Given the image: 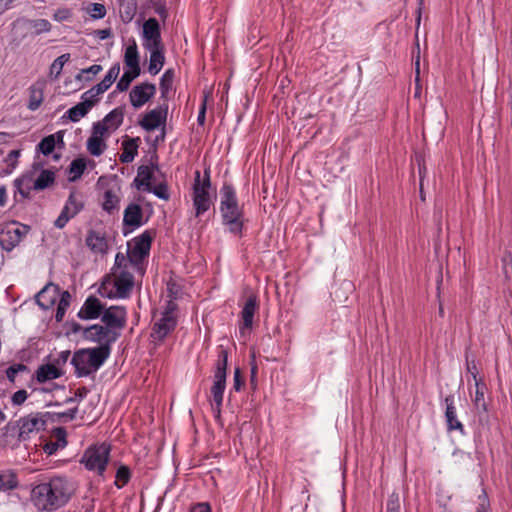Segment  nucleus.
I'll return each mask as SVG.
<instances>
[{"label": "nucleus", "mask_w": 512, "mask_h": 512, "mask_svg": "<svg viewBox=\"0 0 512 512\" xmlns=\"http://www.w3.org/2000/svg\"><path fill=\"white\" fill-rule=\"evenodd\" d=\"M28 23L29 27L34 29L36 35L50 32L52 28L51 23L46 19L29 20Z\"/></svg>", "instance_id": "37998d69"}, {"label": "nucleus", "mask_w": 512, "mask_h": 512, "mask_svg": "<svg viewBox=\"0 0 512 512\" xmlns=\"http://www.w3.org/2000/svg\"><path fill=\"white\" fill-rule=\"evenodd\" d=\"M120 73V65L119 63L114 64L110 67L104 78L101 80L107 87H111V85L114 83V81L117 79L118 75Z\"/></svg>", "instance_id": "8fccbe9b"}, {"label": "nucleus", "mask_w": 512, "mask_h": 512, "mask_svg": "<svg viewBox=\"0 0 512 512\" xmlns=\"http://www.w3.org/2000/svg\"><path fill=\"white\" fill-rule=\"evenodd\" d=\"M445 406L444 416L448 431H458L461 435H465L466 431L462 422L457 418V409L455 405V397L453 394L447 395L443 399Z\"/></svg>", "instance_id": "f3484780"}, {"label": "nucleus", "mask_w": 512, "mask_h": 512, "mask_svg": "<svg viewBox=\"0 0 512 512\" xmlns=\"http://www.w3.org/2000/svg\"><path fill=\"white\" fill-rule=\"evenodd\" d=\"M105 306L95 296H89L78 312V317L83 320H93L101 317Z\"/></svg>", "instance_id": "4be33fe9"}, {"label": "nucleus", "mask_w": 512, "mask_h": 512, "mask_svg": "<svg viewBox=\"0 0 512 512\" xmlns=\"http://www.w3.org/2000/svg\"><path fill=\"white\" fill-rule=\"evenodd\" d=\"M159 171L158 157H151L148 165H140L137 169V176L133 180L134 186L138 190L150 189L155 172Z\"/></svg>", "instance_id": "4468645a"}, {"label": "nucleus", "mask_w": 512, "mask_h": 512, "mask_svg": "<svg viewBox=\"0 0 512 512\" xmlns=\"http://www.w3.org/2000/svg\"><path fill=\"white\" fill-rule=\"evenodd\" d=\"M82 101H88L92 103V107L99 101V96L93 93V90L90 88L85 91L81 96Z\"/></svg>", "instance_id": "0e129e2a"}, {"label": "nucleus", "mask_w": 512, "mask_h": 512, "mask_svg": "<svg viewBox=\"0 0 512 512\" xmlns=\"http://www.w3.org/2000/svg\"><path fill=\"white\" fill-rule=\"evenodd\" d=\"M206 120V100L203 101L201 107L199 108L197 123L199 125H204Z\"/></svg>", "instance_id": "774afa93"}, {"label": "nucleus", "mask_w": 512, "mask_h": 512, "mask_svg": "<svg viewBox=\"0 0 512 512\" xmlns=\"http://www.w3.org/2000/svg\"><path fill=\"white\" fill-rule=\"evenodd\" d=\"M168 114V104L163 103L147 112L139 121V125L146 131H153L158 127H165Z\"/></svg>", "instance_id": "ddd939ff"}, {"label": "nucleus", "mask_w": 512, "mask_h": 512, "mask_svg": "<svg viewBox=\"0 0 512 512\" xmlns=\"http://www.w3.org/2000/svg\"><path fill=\"white\" fill-rule=\"evenodd\" d=\"M220 195L219 211L222 224L227 232L241 238L246 220L243 206L238 202L234 186L225 182L221 187Z\"/></svg>", "instance_id": "f03ea898"}, {"label": "nucleus", "mask_w": 512, "mask_h": 512, "mask_svg": "<svg viewBox=\"0 0 512 512\" xmlns=\"http://www.w3.org/2000/svg\"><path fill=\"white\" fill-rule=\"evenodd\" d=\"M190 512H212L208 502H199L191 507Z\"/></svg>", "instance_id": "338daca9"}, {"label": "nucleus", "mask_w": 512, "mask_h": 512, "mask_svg": "<svg viewBox=\"0 0 512 512\" xmlns=\"http://www.w3.org/2000/svg\"><path fill=\"white\" fill-rule=\"evenodd\" d=\"M475 512H490V501L485 490L478 496V505Z\"/></svg>", "instance_id": "864d4df0"}, {"label": "nucleus", "mask_w": 512, "mask_h": 512, "mask_svg": "<svg viewBox=\"0 0 512 512\" xmlns=\"http://www.w3.org/2000/svg\"><path fill=\"white\" fill-rule=\"evenodd\" d=\"M175 78V72L172 68L167 69L160 78L159 88L161 96L165 102L169 98V93L172 90L173 82Z\"/></svg>", "instance_id": "2f4dec72"}, {"label": "nucleus", "mask_w": 512, "mask_h": 512, "mask_svg": "<svg viewBox=\"0 0 512 512\" xmlns=\"http://www.w3.org/2000/svg\"><path fill=\"white\" fill-rule=\"evenodd\" d=\"M141 73V70L128 69L125 70L121 78L118 80L116 84V89L120 92L126 91L131 82L137 78Z\"/></svg>", "instance_id": "58836bf2"}, {"label": "nucleus", "mask_w": 512, "mask_h": 512, "mask_svg": "<svg viewBox=\"0 0 512 512\" xmlns=\"http://www.w3.org/2000/svg\"><path fill=\"white\" fill-rule=\"evenodd\" d=\"M140 139L129 138L122 143V153L119 156V160L122 163H131L138 154Z\"/></svg>", "instance_id": "cd10ccee"}, {"label": "nucleus", "mask_w": 512, "mask_h": 512, "mask_svg": "<svg viewBox=\"0 0 512 512\" xmlns=\"http://www.w3.org/2000/svg\"><path fill=\"white\" fill-rule=\"evenodd\" d=\"M474 386H475V396L473 398L474 407L479 414L487 413L488 405L484 398L485 392L487 390V386L483 380H477L476 383H474Z\"/></svg>", "instance_id": "c85d7f7f"}, {"label": "nucleus", "mask_w": 512, "mask_h": 512, "mask_svg": "<svg viewBox=\"0 0 512 512\" xmlns=\"http://www.w3.org/2000/svg\"><path fill=\"white\" fill-rule=\"evenodd\" d=\"M102 70V66L98 64H94L88 68L82 69L81 72L77 75V79H80L82 75L84 74H91L92 76H95Z\"/></svg>", "instance_id": "e2e57ef3"}, {"label": "nucleus", "mask_w": 512, "mask_h": 512, "mask_svg": "<svg viewBox=\"0 0 512 512\" xmlns=\"http://www.w3.org/2000/svg\"><path fill=\"white\" fill-rule=\"evenodd\" d=\"M142 217L143 211L141 206L131 203L124 210L123 224L124 226L132 227V229L138 228L144 224Z\"/></svg>", "instance_id": "b1692460"}, {"label": "nucleus", "mask_w": 512, "mask_h": 512, "mask_svg": "<svg viewBox=\"0 0 512 512\" xmlns=\"http://www.w3.org/2000/svg\"><path fill=\"white\" fill-rule=\"evenodd\" d=\"M177 317L168 313H161V317L152 327L151 337L163 341L177 326Z\"/></svg>", "instance_id": "6ab92c4d"}, {"label": "nucleus", "mask_w": 512, "mask_h": 512, "mask_svg": "<svg viewBox=\"0 0 512 512\" xmlns=\"http://www.w3.org/2000/svg\"><path fill=\"white\" fill-rule=\"evenodd\" d=\"M60 293L61 291L58 285L52 282L47 283L36 294V302L41 309L48 310L55 305Z\"/></svg>", "instance_id": "aec40b11"}, {"label": "nucleus", "mask_w": 512, "mask_h": 512, "mask_svg": "<svg viewBox=\"0 0 512 512\" xmlns=\"http://www.w3.org/2000/svg\"><path fill=\"white\" fill-rule=\"evenodd\" d=\"M29 231L30 227L28 225L16 221L5 224L0 230V246L3 250L12 251Z\"/></svg>", "instance_id": "6e6552de"}, {"label": "nucleus", "mask_w": 512, "mask_h": 512, "mask_svg": "<svg viewBox=\"0 0 512 512\" xmlns=\"http://www.w3.org/2000/svg\"><path fill=\"white\" fill-rule=\"evenodd\" d=\"M70 54H62L59 57H57L53 63L50 66V74L55 75V78H57L63 69V66L69 61Z\"/></svg>", "instance_id": "a18cd8bd"}, {"label": "nucleus", "mask_w": 512, "mask_h": 512, "mask_svg": "<svg viewBox=\"0 0 512 512\" xmlns=\"http://www.w3.org/2000/svg\"><path fill=\"white\" fill-rule=\"evenodd\" d=\"M19 156L20 150H11L8 153L5 161L8 163L9 166H12V168L14 169L16 167L17 159Z\"/></svg>", "instance_id": "69168bd1"}, {"label": "nucleus", "mask_w": 512, "mask_h": 512, "mask_svg": "<svg viewBox=\"0 0 512 512\" xmlns=\"http://www.w3.org/2000/svg\"><path fill=\"white\" fill-rule=\"evenodd\" d=\"M82 336L85 340L97 343L96 348H102L107 351V355L110 356L112 345L118 340V334L112 332L111 329L105 325L94 324L83 329Z\"/></svg>", "instance_id": "423d86ee"}, {"label": "nucleus", "mask_w": 512, "mask_h": 512, "mask_svg": "<svg viewBox=\"0 0 512 512\" xmlns=\"http://www.w3.org/2000/svg\"><path fill=\"white\" fill-rule=\"evenodd\" d=\"M55 182V173L51 170L44 169L40 172L38 177L34 182V191H42L50 186H52Z\"/></svg>", "instance_id": "f704fd0d"}, {"label": "nucleus", "mask_w": 512, "mask_h": 512, "mask_svg": "<svg viewBox=\"0 0 512 512\" xmlns=\"http://www.w3.org/2000/svg\"><path fill=\"white\" fill-rule=\"evenodd\" d=\"M144 49L150 52L148 72L154 76L162 70L165 64L164 46Z\"/></svg>", "instance_id": "393cba45"}, {"label": "nucleus", "mask_w": 512, "mask_h": 512, "mask_svg": "<svg viewBox=\"0 0 512 512\" xmlns=\"http://www.w3.org/2000/svg\"><path fill=\"white\" fill-rule=\"evenodd\" d=\"M124 63L129 69L141 70L139 63V52L135 40H132V42L125 49Z\"/></svg>", "instance_id": "7c9ffc66"}, {"label": "nucleus", "mask_w": 512, "mask_h": 512, "mask_svg": "<svg viewBox=\"0 0 512 512\" xmlns=\"http://www.w3.org/2000/svg\"><path fill=\"white\" fill-rule=\"evenodd\" d=\"M111 447L106 443L90 445L83 452L80 464L90 472L104 479L109 460Z\"/></svg>", "instance_id": "20e7f679"}, {"label": "nucleus", "mask_w": 512, "mask_h": 512, "mask_svg": "<svg viewBox=\"0 0 512 512\" xmlns=\"http://www.w3.org/2000/svg\"><path fill=\"white\" fill-rule=\"evenodd\" d=\"M19 486V479L17 474L11 470L6 469L0 471V492H10Z\"/></svg>", "instance_id": "c756f323"}, {"label": "nucleus", "mask_w": 512, "mask_h": 512, "mask_svg": "<svg viewBox=\"0 0 512 512\" xmlns=\"http://www.w3.org/2000/svg\"><path fill=\"white\" fill-rule=\"evenodd\" d=\"M154 236L153 230H145L132 239V244H128V255L132 264L137 265L148 257Z\"/></svg>", "instance_id": "1a4fd4ad"}, {"label": "nucleus", "mask_w": 512, "mask_h": 512, "mask_svg": "<svg viewBox=\"0 0 512 512\" xmlns=\"http://www.w3.org/2000/svg\"><path fill=\"white\" fill-rule=\"evenodd\" d=\"M129 264H132L129 259V255L125 256L123 253L118 252L115 255V261L112 270H114V273H118L121 270H128Z\"/></svg>", "instance_id": "49530a36"}, {"label": "nucleus", "mask_w": 512, "mask_h": 512, "mask_svg": "<svg viewBox=\"0 0 512 512\" xmlns=\"http://www.w3.org/2000/svg\"><path fill=\"white\" fill-rule=\"evenodd\" d=\"M102 120L108 125L111 131H115L123 123L124 109L122 107H117L110 111Z\"/></svg>", "instance_id": "c9c22d12"}, {"label": "nucleus", "mask_w": 512, "mask_h": 512, "mask_svg": "<svg viewBox=\"0 0 512 512\" xmlns=\"http://www.w3.org/2000/svg\"><path fill=\"white\" fill-rule=\"evenodd\" d=\"M71 17V11L68 8H59L53 14V19L57 22H63Z\"/></svg>", "instance_id": "bf43d9fd"}, {"label": "nucleus", "mask_w": 512, "mask_h": 512, "mask_svg": "<svg viewBox=\"0 0 512 512\" xmlns=\"http://www.w3.org/2000/svg\"><path fill=\"white\" fill-rule=\"evenodd\" d=\"M201 189L205 192H209L211 188V179L201 178V173L199 170H196L194 173V182L192 185V189Z\"/></svg>", "instance_id": "09e8293b"}, {"label": "nucleus", "mask_w": 512, "mask_h": 512, "mask_svg": "<svg viewBox=\"0 0 512 512\" xmlns=\"http://www.w3.org/2000/svg\"><path fill=\"white\" fill-rule=\"evenodd\" d=\"M192 203L195 209V216L200 217L207 212L212 204L210 192L201 189H192Z\"/></svg>", "instance_id": "5701e85b"}, {"label": "nucleus", "mask_w": 512, "mask_h": 512, "mask_svg": "<svg viewBox=\"0 0 512 512\" xmlns=\"http://www.w3.org/2000/svg\"><path fill=\"white\" fill-rule=\"evenodd\" d=\"M58 298H59V302H58L57 307L62 308L67 311V309L70 306V301H71V294L69 293V291H62Z\"/></svg>", "instance_id": "052dcab7"}, {"label": "nucleus", "mask_w": 512, "mask_h": 512, "mask_svg": "<svg viewBox=\"0 0 512 512\" xmlns=\"http://www.w3.org/2000/svg\"><path fill=\"white\" fill-rule=\"evenodd\" d=\"M62 376V372L54 364H44L37 368L35 379L38 383L58 379Z\"/></svg>", "instance_id": "bb28decb"}, {"label": "nucleus", "mask_w": 512, "mask_h": 512, "mask_svg": "<svg viewBox=\"0 0 512 512\" xmlns=\"http://www.w3.org/2000/svg\"><path fill=\"white\" fill-rule=\"evenodd\" d=\"M102 348H82L74 352L71 364L77 377H86L97 372L109 358Z\"/></svg>", "instance_id": "7ed1b4c3"}, {"label": "nucleus", "mask_w": 512, "mask_h": 512, "mask_svg": "<svg viewBox=\"0 0 512 512\" xmlns=\"http://www.w3.org/2000/svg\"><path fill=\"white\" fill-rule=\"evenodd\" d=\"M134 286V277L128 270L114 273L113 280L102 284V296L109 299H127Z\"/></svg>", "instance_id": "39448f33"}, {"label": "nucleus", "mask_w": 512, "mask_h": 512, "mask_svg": "<svg viewBox=\"0 0 512 512\" xmlns=\"http://www.w3.org/2000/svg\"><path fill=\"white\" fill-rule=\"evenodd\" d=\"M84 207L83 202L79 199L76 192L72 191L57 219L54 226L58 229L64 228L70 219L75 217Z\"/></svg>", "instance_id": "f8f14e48"}, {"label": "nucleus", "mask_w": 512, "mask_h": 512, "mask_svg": "<svg viewBox=\"0 0 512 512\" xmlns=\"http://www.w3.org/2000/svg\"><path fill=\"white\" fill-rule=\"evenodd\" d=\"M120 197L111 189L104 192L102 209L109 214L119 209Z\"/></svg>", "instance_id": "e433bc0d"}, {"label": "nucleus", "mask_w": 512, "mask_h": 512, "mask_svg": "<svg viewBox=\"0 0 512 512\" xmlns=\"http://www.w3.org/2000/svg\"><path fill=\"white\" fill-rule=\"evenodd\" d=\"M142 46L143 48L164 46L160 24L156 18H149L144 22L142 29Z\"/></svg>", "instance_id": "2eb2a0df"}, {"label": "nucleus", "mask_w": 512, "mask_h": 512, "mask_svg": "<svg viewBox=\"0 0 512 512\" xmlns=\"http://www.w3.org/2000/svg\"><path fill=\"white\" fill-rule=\"evenodd\" d=\"M244 386V380L241 375L240 368L234 369V375H233V390L236 392L241 391L242 387Z\"/></svg>", "instance_id": "13d9d810"}, {"label": "nucleus", "mask_w": 512, "mask_h": 512, "mask_svg": "<svg viewBox=\"0 0 512 512\" xmlns=\"http://www.w3.org/2000/svg\"><path fill=\"white\" fill-rule=\"evenodd\" d=\"M386 512H400V501L397 493H392L387 501Z\"/></svg>", "instance_id": "6e6d98bb"}, {"label": "nucleus", "mask_w": 512, "mask_h": 512, "mask_svg": "<svg viewBox=\"0 0 512 512\" xmlns=\"http://www.w3.org/2000/svg\"><path fill=\"white\" fill-rule=\"evenodd\" d=\"M44 425L45 421L40 413H31L18 419L13 429L17 428V440L23 442L29 440L32 434L39 432Z\"/></svg>", "instance_id": "9b49d317"}, {"label": "nucleus", "mask_w": 512, "mask_h": 512, "mask_svg": "<svg viewBox=\"0 0 512 512\" xmlns=\"http://www.w3.org/2000/svg\"><path fill=\"white\" fill-rule=\"evenodd\" d=\"M258 308L257 297L250 295L240 312L241 323L239 325V334L245 336L253 326L254 316Z\"/></svg>", "instance_id": "a211bd4d"}, {"label": "nucleus", "mask_w": 512, "mask_h": 512, "mask_svg": "<svg viewBox=\"0 0 512 512\" xmlns=\"http://www.w3.org/2000/svg\"><path fill=\"white\" fill-rule=\"evenodd\" d=\"M28 396L26 390L20 389L12 394L11 403L14 406H20L27 400Z\"/></svg>", "instance_id": "5fc2aeb1"}, {"label": "nucleus", "mask_w": 512, "mask_h": 512, "mask_svg": "<svg viewBox=\"0 0 512 512\" xmlns=\"http://www.w3.org/2000/svg\"><path fill=\"white\" fill-rule=\"evenodd\" d=\"M127 309L122 305H112L104 308L101 321L103 325L116 332L118 337L121 336V331L125 328L127 323Z\"/></svg>", "instance_id": "9d476101"}, {"label": "nucleus", "mask_w": 512, "mask_h": 512, "mask_svg": "<svg viewBox=\"0 0 512 512\" xmlns=\"http://www.w3.org/2000/svg\"><path fill=\"white\" fill-rule=\"evenodd\" d=\"M78 408L74 407L64 412L57 413L58 419H64V421H72L76 418Z\"/></svg>", "instance_id": "680f3d73"}, {"label": "nucleus", "mask_w": 512, "mask_h": 512, "mask_svg": "<svg viewBox=\"0 0 512 512\" xmlns=\"http://www.w3.org/2000/svg\"><path fill=\"white\" fill-rule=\"evenodd\" d=\"M92 108V103L88 101H81L75 106L68 109L66 112L67 117L72 122H78L81 118L86 116L90 109Z\"/></svg>", "instance_id": "72a5a7b5"}, {"label": "nucleus", "mask_w": 512, "mask_h": 512, "mask_svg": "<svg viewBox=\"0 0 512 512\" xmlns=\"http://www.w3.org/2000/svg\"><path fill=\"white\" fill-rule=\"evenodd\" d=\"M44 100V91L43 87L40 84L32 85L29 88V101L27 104V108L30 111H36L42 104Z\"/></svg>", "instance_id": "473e14b6"}, {"label": "nucleus", "mask_w": 512, "mask_h": 512, "mask_svg": "<svg viewBox=\"0 0 512 512\" xmlns=\"http://www.w3.org/2000/svg\"><path fill=\"white\" fill-rule=\"evenodd\" d=\"M147 192L153 193L156 197L162 200L170 199V192L166 182H160L155 186H150V189L146 190Z\"/></svg>", "instance_id": "c03bdc74"}, {"label": "nucleus", "mask_w": 512, "mask_h": 512, "mask_svg": "<svg viewBox=\"0 0 512 512\" xmlns=\"http://www.w3.org/2000/svg\"><path fill=\"white\" fill-rule=\"evenodd\" d=\"M106 149V144L102 138L98 136H90L87 140V150L95 157H99L103 154Z\"/></svg>", "instance_id": "ea45409f"}, {"label": "nucleus", "mask_w": 512, "mask_h": 512, "mask_svg": "<svg viewBox=\"0 0 512 512\" xmlns=\"http://www.w3.org/2000/svg\"><path fill=\"white\" fill-rule=\"evenodd\" d=\"M227 366L228 351L225 347L220 345L217 348V359L213 370V385L211 386L212 396H224L226 389Z\"/></svg>", "instance_id": "0eeeda50"}, {"label": "nucleus", "mask_w": 512, "mask_h": 512, "mask_svg": "<svg viewBox=\"0 0 512 512\" xmlns=\"http://www.w3.org/2000/svg\"><path fill=\"white\" fill-rule=\"evenodd\" d=\"M86 168L84 159H74L69 166V173L72 175L71 180H76L82 176Z\"/></svg>", "instance_id": "79ce46f5"}, {"label": "nucleus", "mask_w": 512, "mask_h": 512, "mask_svg": "<svg viewBox=\"0 0 512 512\" xmlns=\"http://www.w3.org/2000/svg\"><path fill=\"white\" fill-rule=\"evenodd\" d=\"M223 398L224 396H218V397H215V396H212V410H213V413H214V417L216 420H220L221 418V409H222V405H223Z\"/></svg>", "instance_id": "4d7b16f0"}, {"label": "nucleus", "mask_w": 512, "mask_h": 512, "mask_svg": "<svg viewBox=\"0 0 512 512\" xmlns=\"http://www.w3.org/2000/svg\"><path fill=\"white\" fill-rule=\"evenodd\" d=\"M74 490L67 477L55 476L36 485L31 491V499L38 510L52 512L65 506Z\"/></svg>", "instance_id": "f257e3e1"}, {"label": "nucleus", "mask_w": 512, "mask_h": 512, "mask_svg": "<svg viewBox=\"0 0 512 512\" xmlns=\"http://www.w3.org/2000/svg\"><path fill=\"white\" fill-rule=\"evenodd\" d=\"M87 12L91 16L92 19H102L106 15V8L101 3H90L87 8Z\"/></svg>", "instance_id": "de8ad7c7"}, {"label": "nucleus", "mask_w": 512, "mask_h": 512, "mask_svg": "<svg viewBox=\"0 0 512 512\" xmlns=\"http://www.w3.org/2000/svg\"><path fill=\"white\" fill-rule=\"evenodd\" d=\"M131 477H132L131 469L127 465L121 464L117 468V471L115 474L114 485L118 489H122L129 483V481L131 480Z\"/></svg>", "instance_id": "4c0bfd02"}, {"label": "nucleus", "mask_w": 512, "mask_h": 512, "mask_svg": "<svg viewBox=\"0 0 512 512\" xmlns=\"http://www.w3.org/2000/svg\"><path fill=\"white\" fill-rule=\"evenodd\" d=\"M465 359H466V370L467 372L472 376L474 383H476L477 380H482L479 375V371L475 362V359L472 357L470 358L468 352L465 353Z\"/></svg>", "instance_id": "3c124183"}, {"label": "nucleus", "mask_w": 512, "mask_h": 512, "mask_svg": "<svg viewBox=\"0 0 512 512\" xmlns=\"http://www.w3.org/2000/svg\"><path fill=\"white\" fill-rule=\"evenodd\" d=\"M56 146L55 135H48L44 137L37 145V151L41 152L43 155H50Z\"/></svg>", "instance_id": "a19ab883"}, {"label": "nucleus", "mask_w": 512, "mask_h": 512, "mask_svg": "<svg viewBox=\"0 0 512 512\" xmlns=\"http://www.w3.org/2000/svg\"><path fill=\"white\" fill-rule=\"evenodd\" d=\"M33 176V172H28L14 180L15 192L19 193L23 199L30 198V193L34 190L35 179Z\"/></svg>", "instance_id": "a878e982"}, {"label": "nucleus", "mask_w": 512, "mask_h": 512, "mask_svg": "<svg viewBox=\"0 0 512 512\" xmlns=\"http://www.w3.org/2000/svg\"><path fill=\"white\" fill-rule=\"evenodd\" d=\"M85 244L94 254L104 255L109 250V244L105 233L93 229L87 232Z\"/></svg>", "instance_id": "412c9836"}, {"label": "nucleus", "mask_w": 512, "mask_h": 512, "mask_svg": "<svg viewBox=\"0 0 512 512\" xmlns=\"http://www.w3.org/2000/svg\"><path fill=\"white\" fill-rule=\"evenodd\" d=\"M111 129L108 125L103 121H98L93 124L92 128V136H98V138H102L109 132Z\"/></svg>", "instance_id": "603ef678"}, {"label": "nucleus", "mask_w": 512, "mask_h": 512, "mask_svg": "<svg viewBox=\"0 0 512 512\" xmlns=\"http://www.w3.org/2000/svg\"><path fill=\"white\" fill-rule=\"evenodd\" d=\"M156 94V85L149 82H143L135 85L130 93L129 99L133 108L139 109L144 106Z\"/></svg>", "instance_id": "dca6fc26"}]
</instances>
